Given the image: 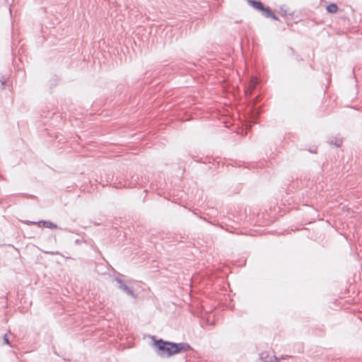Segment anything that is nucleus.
<instances>
[{
	"instance_id": "3",
	"label": "nucleus",
	"mask_w": 362,
	"mask_h": 362,
	"mask_svg": "<svg viewBox=\"0 0 362 362\" xmlns=\"http://www.w3.org/2000/svg\"><path fill=\"white\" fill-rule=\"evenodd\" d=\"M28 224H34V225H37L39 226H43L45 228H51V229H55V228H57V226L51 222V221H37V222H34V221H28L27 222Z\"/></svg>"
},
{
	"instance_id": "13",
	"label": "nucleus",
	"mask_w": 362,
	"mask_h": 362,
	"mask_svg": "<svg viewBox=\"0 0 362 362\" xmlns=\"http://www.w3.org/2000/svg\"><path fill=\"white\" fill-rule=\"evenodd\" d=\"M47 253L51 254V255H55V254H57V252H47Z\"/></svg>"
},
{
	"instance_id": "7",
	"label": "nucleus",
	"mask_w": 362,
	"mask_h": 362,
	"mask_svg": "<svg viewBox=\"0 0 362 362\" xmlns=\"http://www.w3.org/2000/svg\"><path fill=\"white\" fill-rule=\"evenodd\" d=\"M338 10V7L337 6V4H329L327 6V12L330 13H334L337 11Z\"/></svg>"
},
{
	"instance_id": "10",
	"label": "nucleus",
	"mask_w": 362,
	"mask_h": 362,
	"mask_svg": "<svg viewBox=\"0 0 362 362\" xmlns=\"http://www.w3.org/2000/svg\"><path fill=\"white\" fill-rule=\"evenodd\" d=\"M6 80H7V78L4 76L0 77V82H1L3 88L4 87Z\"/></svg>"
},
{
	"instance_id": "9",
	"label": "nucleus",
	"mask_w": 362,
	"mask_h": 362,
	"mask_svg": "<svg viewBox=\"0 0 362 362\" xmlns=\"http://www.w3.org/2000/svg\"><path fill=\"white\" fill-rule=\"evenodd\" d=\"M257 83V81L256 78H253L251 80L249 85V88L250 89V91H252L255 88Z\"/></svg>"
},
{
	"instance_id": "1",
	"label": "nucleus",
	"mask_w": 362,
	"mask_h": 362,
	"mask_svg": "<svg viewBox=\"0 0 362 362\" xmlns=\"http://www.w3.org/2000/svg\"><path fill=\"white\" fill-rule=\"evenodd\" d=\"M156 352L160 357H170L173 355L187 352L192 349L191 346L185 342L174 343L162 339H154Z\"/></svg>"
},
{
	"instance_id": "11",
	"label": "nucleus",
	"mask_w": 362,
	"mask_h": 362,
	"mask_svg": "<svg viewBox=\"0 0 362 362\" xmlns=\"http://www.w3.org/2000/svg\"><path fill=\"white\" fill-rule=\"evenodd\" d=\"M4 344H10V342H9V339H8V338L7 334H5V335L4 336Z\"/></svg>"
},
{
	"instance_id": "4",
	"label": "nucleus",
	"mask_w": 362,
	"mask_h": 362,
	"mask_svg": "<svg viewBox=\"0 0 362 362\" xmlns=\"http://www.w3.org/2000/svg\"><path fill=\"white\" fill-rule=\"evenodd\" d=\"M259 358L263 362H279L280 360L275 356H269L266 351L261 353Z\"/></svg>"
},
{
	"instance_id": "5",
	"label": "nucleus",
	"mask_w": 362,
	"mask_h": 362,
	"mask_svg": "<svg viewBox=\"0 0 362 362\" xmlns=\"http://www.w3.org/2000/svg\"><path fill=\"white\" fill-rule=\"evenodd\" d=\"M262 15L267 18H272L275 21H279V18L276 16L269 7H264L261 11Z\"/></svg>"
},
{
	"instance_id": "12",
	"label": "nucleus",
	"mask_w": 362,
	"mask_h": 362,
	"mask_svg": "<svg viewBox=\"0 0 362 362\" xmlns=\"http://www.w3.org/2000/svg\"><path fill=\"white\" fill-rule=\"evenodd\" d=\"M280 12L282 16H286L287 14L286 10L284 9L282 7L280 8Z\"/></svg>"
},
{
	"instance_id": "6",
	"label": "nucleus",
	"mask_w": 362,
	"mask_h": 362,
	"mask_svg": "<svg viewBox=\"0 0 362 362\" xmlns=\"http://www.w3.org/2000/svg\"><path fill=\"white\" fill-rule=\"evenodd\" d=\"M248 4L255 9H257L259 11H261L264 7V4L262 2L255 0H248Z\"/></svg>"
},
{
	"instance_id": "8",
	"label": "nucleus",
	"mask_w": 362,
	"mask_h": 362,
	"mask_svg": "<svg viewBox=\"0 0 362 362\" xmlns=\"http://www.w3.org/2000/svg\"><path fill=\"white\" fill-rule=\"evenodd\" d=\"M330 144H334L337 147H339L341 146L342 141L340 139H335V140H331L329 141Z\"/></svg>"
},
{
	"instance_id": "2",
	"label": "nucleus",
	"mask_w": 362,
	"mask_h": 362,
	"mask_svg": "<svg viewBox=\"0 0 362 362\" xmlns=\"http://www.w3.org/2000/svg\"><path fill=\"white\" fill-rule=\"evenodd\" d=\"M115 280L118 284V287L119 289L126 293L127 295L136 298V295L134 294V291L130 287H129L121 279L115 277Z\"/></svg>"
}]
</instances>
